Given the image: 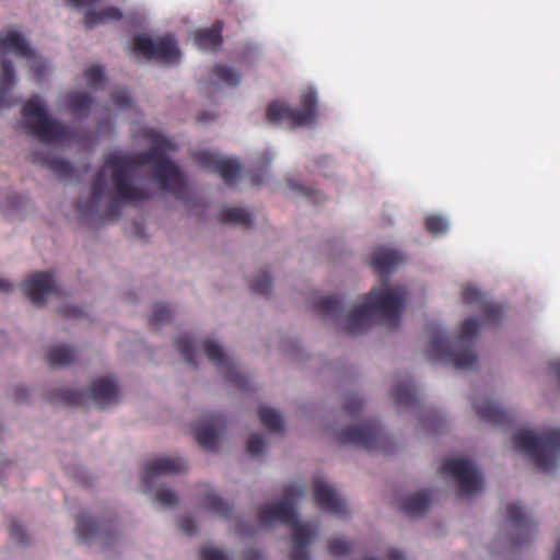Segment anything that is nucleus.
I'll list each match as a JSON object with an SVG mask.
<instances>
[{"mask_svg": "<svg viewBox=\"0 0 560 560\" xmlns=\"http://www.w3.org/2000/svg\"><path fill=\"white\" fill-rule=\"evenodd\" d=\"M254 180H255V183H256L257 185H260V183H261V180L256 179V178H254Z\"/></svg>", "mask_w": 560, "mask_h": 560, "instance_id": "64", "label": "nucleus"}, {"mask_svg": "<svg viewBox=\"0 0 560 560\" xmlns=\"http://www.w3.org/2000/svg\"><path fill=\"white\" fill-rule=\"evenodd\" d=\"M512 441L515 450L530 456L535 465L544 471L552 469L560 456V429L540 434L522 429L513 433Z\"/></svg>", "mask_w": 560, "mask_h": 560, "instance_id": "5", "label": "nucleus"}, {"mask_svg": "<svg viewBox=\"0 0 560 560\" xmlns=\"http://www.w3.org/2000/svg\"><path fill=\"white\" fill-rule=\"evenodd\" d=\"M100 0H65L66 4L73 8V9H84V8H91L95 3H97Z\"/></svg>", "mask_w": 560, "mask_h": 560, "instance_id": "53", "label": "nucleus"}, {"mask_svg": "<svg viewBox=\"0 0 560 560\" xmlns=\"http://www.w3.org/2000/svg\"><path fill=\"white\" fill-rule=\"evenodd\" d=\"M218 219L223 223H231L250 228L254 224V218L250 212L240 207H226L218 213Z\"/></svg>", "mask_w": 560, "mask_h": 560, "instance_id": "26", "label": "nucleus"}, {"mask_svg": "<svg viewBox=\"0 0 560 560\" xmlns=\"http://www.w3.org/2000/svg\"><path fill=\"white\" fill-rule=\"evenodd\" d=\"M203 504L222 518H229L232 515L233 506L214 493H205Z\"/></svg>", "mask_w": 560, "mask_h": 560, "instance_id": "33", "label": "nucleus"}, {"mask_svg": "<svg viewBox=\"0 0 560 560\" xmlns=\"http://www.w3.org/2000/svg\"><path fill=\"white\" fill-rule=\"evenodd\" d=\"M253 293L269 296L272 291V279L268 270H262L250 284Z\"/></svg>", "mask_w": 560, "mask_h": 560, "instance_id": "39", "label": "nucleus"}, {"mask_svg": "<svg viewBox=\"0 0 560 560\" xmlns=\"http://www.w3.org/2000/svg\"><path fill=\"white\" fill-rule=\"evenodd\" d=\"M261 423L272 432H281L283 430V420L278 410L261 406L258 410Z\"/></svg>", "mask_w": 560, "mask_h": 560, "instance_id": "34", "label": "nucleus"}, {"mask_svg": "<svg viewBox=\"0 0 560 560\" xmlns=\"http://www.w3.org/2000/svg\"><path fill=\"white\" fill-rule=\"evenodd\" d=\"M106 174L104 171L98 172L91 183V199L89 202L79 200L77 208L80 213H88L96 208L106 191Z\"/></svg>", "mask_w": 560, "mask_h": 560, "instance_id": "23", "label": "nucleus"}, {"mask_svg": "<svg viewBox=\"0 0 560 560\" xmlns=\"http://www.w3.org/2000/svg\"><path fill=\"white\" fill-rule=\"evenodd\" d=\"M224 420L219 415H210L209 418L194 428V436L197 443L206 451H217L218 438Z\"/></svg>", "mask_w": 560, "mask_h": 560, "instance_id": "16", "label": "nucleus"}, {"mask_svg": "<svg viewBox=\"0 0 560 560\" xmlns=\"http://www.w3.org/2000/svg\"><path fill=\"white\" fill-rule=\"evenodd\" d=\"M243 559L244 560H262L264 555L262 552L257 548H247L243 552Z\"/></svg>", "mask_w": 560, "mask_h": 560, "instance_id": "54", "label": "nucleus"}, {"mask_svg": "<svg viewBox=\"0 0 560 560\" xmlns=\"http://www.w3.org/2000/svg\"><path fill=\"white\" fill-rule=\"evenodd\" d=\"M156 501L165 506H173L177 503V495L176 493L168 488H163L158 490L155 494Z\"/></svg>", "mask_w": 560, "mask_h": 560, "instance_id": "47", "label": "nucleus"}, {"mask_svg": "<svg viewBox=\"0 0 560 560\" xmlns=\"http://www.w3.org/2000/svg\"><path fill=\"white\" fill-rule=\"evenodd\" d=\"M317 115V95L313 90H306L301 96V105L293 108L279 101L271 102L266 110V118L272 124L288 120L292 127L311 125Z\"/></svg>", "mask_w": 560, "mask_h": 560, "instance_id": "7", "label": "nucleus"}, {"mask_svg": "<svg viewBox=\"0 0 560 560\" xmlns=\"http://www.w3.org/2000/svg\"><path fill=\"white\" fill-rule=\"evenodd\" d=\"M314 498L319 509L336 516H347L349 510L336 490L322 478L314 480Z\"/></svg>", "mask_w": 560, "mask_h": 560, "instance_id": "13", "label": "nucleus"}, {"mask_svg": "<svg viewBox=\"0 0 560 560\" xmlns=\"http://www.w3.org/2000/svg\"><path fill=\"white\" fill-rule=\"evenodd\" d=\"M179 529L187 536H194L197 533V525L195 521L188 516H182L178 521Z\"/></svg>", "mask_w": 560, "mask_h": 560, "instance_id": "50", "label": "nucleus"}, {"mask_svg": "<svg viewBox=\"0 0 560 560\" xmlns=\"http://www.w3.org/2000/svg\"><path fill=\"white\" fill-rule=\"evenodd\" d=\"M84 78L91 88H97L104 82V70L101 66H91L84 71Z\"/></svg>", "mask_w": 560, "mask_h": 560, "instance_id": "43", "label": "nucleus"}, {"mask_svg": "<svg viewBox=\"0 0 560 560\" xmlns=\"http://www.w3.org/2000/svg\"><path fill=\"white\" fill-rule=\"evenodd\" d=\"M337 440L343 445H354L366 451H383L386 436L380 422L370 420L360 425L340 430L337 433Z\"/></svg>", "mask_w": 560, "mask_h": 560, "instance_id": "8", "label": "nucleus"}, {"mask_svg": "<svg viewBox=\"0 0 560 560\" xmlns=\"http://www.w3.org/2000/svg\"><path fill=\"white\" fill-rule=\"evenodd\" d=\"M12 290H13V284L3 278H0V293H9Z\"/></svg>", "mask_w": 560, "mask_h": 560, "instance_id": "59", "label": "nucleus"}, {"mask_svg": "<svg viewBox=\"0 0 560 560\" xmlns=\"http://www.w3.org/2000/svg\"><path fill=\"white\" fill-rule=\"evenodd\" d=\"M110 97L112 102L120 108H126L131 105V97L124 89L115 90Z\"/></svg>", "mask_w": 560, "mask_h": 560, "instance_id": "49", "label": "nucleus"}, {"mask_svg": "<svg viewBox=\"0 0 560 560\" xmlns=\"http://www.w3.org/2000/svg\"><path fill=\"white\" fill-rule=\"evenodd\" d=\"M425 230L433 236L444 235L448 232L450 221L442 214H428L424 219Z\"/></svg>", "mask_w": 560, "mask_h": 560, "instance_id": "35", "label": "nucleus"}, {"mask_svg": "<svg viewBox=\"0 0 560 560\" xmlns=\"http://www.w3.org/2000/svg\"><path fill=\"white\" fill-rule=\"evenodd\" d=\"M201 560H232L222 550L215 547H202L200 550Z\"/></svg>", "mask_w": 560, "mask_h": 560, "instance_id": "48", "label": "nucleus"}, {"mask_svg": "<svg viewBox=\"0 0 560 560\" xmlns=\"http://www.w3.org/2000/svg\"><path fill=\"white\" fill-rule=\"evenodd\" d=\"M176 347L186 362L197 368L196 350L192 339L188 335L179 336L176 340Z\"/></svg>", "mask_w": 560, "mask_h": 560, "instance_id": "37", "label": "nucleus"}, {"mask_svg": "<svg viewBox=\"0 0 560 560\" xmlns=\"http://www.w3.org/2000/svg\"><path fill=\"white\" fill-rule=\"evenodd\" d=\"M118 202L116 200L112 201L110 205H109V209H114L118 212Z\"/></svg>", "mask_w": 560, "mask_h": 560, "instance_id": "63", "label": "nucleus"}, {"mask_svg": "<svg viewBox=\"0 0 560 560\" xmlns=\"http://www.w3.org/2000/svg\"><path fill=\"white\" fill-rule=\"evenodd\" d=\"M173 315V311L166 304L159 303L155 304L152 311V315L150 317V324L162 325L166 324L171 320Z\"/></svg>", "mask_w": 560, "mask_h": 560, "instance_id": "41", "label": "nucleus"}, {"mask_svg": "<svg viewBox=\"0 0 560 560\" xmlns=\"http://www.w3.org/2000/svg\"><path fill=\"white\" fill-rule=\"evenodd\" d=\"M195 162L202 168L214 171L217 163L221 159L215 152L209 150H200L194 153Z\"/></svg>", "mask_w": 560, "mask_h": 560, "instance_id": "40", "label": "nucleus"}, {"mask_svg": "<svg viewBox=\"0 0 560 560\" xmlns=\"http://www.w3.org/2000/svg\"><path fill=\"white\" fill-rule=\"evenodd\" d=\"M399 261V256L394 250L378 252L372 260V266L380 275L386 276L397 267Z\"/></svg>", "mask_w": 560, "mask_h": 560, "instance_id": "29", "label": "nucleus"}, {"mask_svg": "<svg viewBox=\"0 0 560 560\" xmlns=\"http://www.w3.org/2000/svg\"><path fill=\"white\" fill-rule=\"evenodd\" d=\"M20 196H9L8 197V205L4 203V201L2 199H0V207H5L8 206V208H11V209H16L19 207V203H20Z\"/></svg>", "mask_w": 560, "mask_h": 560, "instance_id": "56", "label": "nucleus"}, {"mask_svg": "<svg viewBox=\"0 0 560 560\" xmlns=\"http://www.w3.org/2000/svg\"><path fill=\"white\" fill-rule=\"evenodd\" d=\"M302 192L304 196L313 200L314 202H318L319 198H317V194L314 191H311L308 188H302Z\"/></svg>", "mask_w": 560, "mask_h": 560, "instance_id": "61", "label": "nucleus"}, {"mask_svg": "<svg viewBox=\"0 0 560 560\" xmlns=\"http://www.w3.org/2000/svg\"><path fill=\"white\" fill-rule=\"evenodd\" d=\"M10 89L11 88H3L0 85V108L9 107L12 105L10 102Z\"/></svg>", "mask_w": 560, "mask_h": 560, "instance_id": "55", "label": "nucleus"}, {"mask_svg": "<svg viewBox=\"0 0 560 560\" xmlns=\"http://www.w3.org/2000/svg\"><path fill=\"white\" fill-rule=\"evenodd\" d=\"M247 452L252 456H258L264 452L265 440L261 434L254 433L247 440Z\"/></svg>", "mask_w": 560, "mask_h": 560, "instance_id": "44", "label": "nucleus"}, {"mask_svg": "<svg viewBox=\"0 0 560 560\" xmlns=\"http://www.w3.org/2000/svg\"><path fill=\"white\" fill-rule=\"evenodd\" d=\"M431 505V497L427 491H419L405 497L400 502V510L409 516L423 515Z\"/></svg>", "mask_w": 560, "mask_h": 560, "instance_id": "22", "label": "nucleus"}, {"mask_svg": "<svg viewBox=\"0 0 560 560\" xmlns=\"http://www.w3.org/2000/svg\"><path fill=\"white\" fill-rule=\"evenodd\" d=\"M362 407H363V401L360 397L358 396H350L347 401L345 402V410L350 415V416H355L358 415L361 410H362Z\"/></svg>", "mask_w": 560, "mask_h": 560, "instance_id": "51", "label": "nucleus"}, {"mask_svg": "<svg viewBox=\"0 0 560 560\" xmlns=\"http://www.w3.org/2000/svg\"><path fill=\"white\" fill-rule=\"evenodd\" d=\"M212 75L219 82H222L230 88H234L241 82V74L237 73L233 68L223 65H217L212 69Z\"/></svg>", "mask_w": 560, "mask_h": 560, "instance_id": "36", "label": "nucleus"}, {"mask_svg": "<svg viewBox=\"0 0 560 560\" xmlns=\"http://www.w3.org/2000/svg\"><path fill=\"white\" fill-rule=\"evenodd\" d=\"M31 61V70L34 74L35 80L39 81L44 79L48 73V67L47 65L39 58H37L36 54L34 52V57L26 58Z\"/></svg>", "mask_w": 560, "mask_h": 560, "instance_id": "46", "label": "nucleus"}, {"mask_svg": "<svg viewBox=\"0 0 560 560\" xmlns=\"http://www.w3.org/2000/svg\"><path fill=\"white\" fill-rule=\"evenodd\" d=\"M60 313L66 316H79L81 311L75 306H65L60 308Z\"/></svg>", "mask_w": 560, "mask_h": 560, "instance_id": "57", "label": "nucleus"}, {"mask_svg": "<svg viewBox=\"0 0 560 560\" xmlns=\"http://www.w3.org/2000/svg\"><path fill=\"white\" fill-rule=\"evenodd\" d=\"M24 295L36 306H43L45 296L56 290V283L50 272L38 271L22 282Z\"/></svg>", "mask_w": 560, "mask_h": 560, "instance_id": "14", "label": "nucleus"}, {"mask_svg": "<svg viewBox=\"0 0 560 560\" xmlns=\"http://www.w3.org/2000/svg\"><path fill=\"white\" fill-rule=\"evenodd\" d=\"M552 560H560V541L556 546Z\"/></svg>", "mask_w": 560, "mask_h": 560, "instance_id": "62", "label": "nucleus"}, {"mask_svg": "<svg viewBox=\"0 0 560 560\" xmlns=\"http://www.w3.org/2000/svg\"><path fill=\"white\" fill-rule=\"evenodd\" d=\"M225 184H233L241 173V165L236 160L232 159H220L214 168Z\"/></svg>", "mask_w": 560, "mask_h": 560, "instance_id": "32", "label": "nucleus"}, {"mask_svg": "<svg viewBox=\"0 0 560 560\" xmlns=\"http://www.w3.org/2000/svg\"><path fill=\"white\" fill-rule=\"evenodd\" d=\"M10 536L13 540H15L18 544H25L26 542V533L23 528V526L18 522H12L10 525Z\"/></svg>", "mask_w": 560, "mask_h": 560, "instance_id": "52", "label": "nucleus"}, {"mask_svg": "<svg viewBox=\"0 0 560 560\" xmlns=\"http://www.w3.org/2000/svg\"><path fill=\"white\" fill-rule=\"evenodd\" d=\"M26 396H27V389L21 388V389L16 390L14 399L16 402H22L25 400Z\"/></svg>", "mask_w": 560, "mask_h": 560, "instance_id": "60", "label": "nucleus"}, {"mask_svg": "<svg viewBox=\"0 0 560 560\" xmlns=\"http://www.w3.org/2000/svg\"><path fill=\"white\" fill-rule=\"evenodd\" d=\"M89 394L100 408H106L118 401L117 384L112 376L94 380L89 387Z\"/></svg>", "mask_w": 560, "mask_h": 560, "instance_id": "17", "label": "nucleus"}, {"mask_svg": "<svg viewBox=\"0 0 560 560\" xmlns=\"http://www.w3.org/2000/svg\"><path fill=\"white\" fill-rule=\"evenodd\" d=\"M0 52H13L22 58L34 57V49L19 32L0 34Z\"/></svg>", "mask_w": 560, "mask_h": 560, "instance_id": "19", "label": "nucleus"}, {"mask_svg": "<svg viewBox=\"0 0 560 560\" xmlns=\"http://www.w3.org/2000/svg\"><path fill=\"white\" fill-rule=\"evenodd\" d=\"M22 115L28 120L30 132L46 144L73 139L72 131L51 118L38 95L32 96L23 106Z\"/></svg>", "mask_w": 560, "mask_h": 560, "instance_id": "6", "label": "nucleus"}, {"mask_svg": "<svg viewBox=\"0 0 560 560\" xmlns=\"http://www.w3.org/2000/svg\"><path fill=\"white\" fill-rule=\"evenodd\" d=\"M92 105L93 98L86 93L72 92L67 96V107L69 112L79 118L88 117Z\"/></svg>", "mask_w": 560, "mask_h": 560, "instance_id": "27", "label": "nucleus"}, {"mask_svg": "<svg viewBox=\"0 0 560 560\" xmlns=\"http://www.w3.org/2000/svg\"><path fill=\"white\" fill-rule=\"evenodd\" d=\"M46 359L50 366L69 365L75 359V351L70 346H54L48 349Z\"/></svg>", "mask_w": 560, "mask_h": 560, "instance_id": "28", "label": "nucleus"}, {"mask_svg": "<svg viewBox=\"0 0 560 560\" xmlns=\"http://www.w3.org/2000/svg\"><path fill=\"white\" fill-rule=\"evenodd\" d=\"M329 552L335 557L345 556L350 552L349 542L341 538H334L328 542Z\"/></svg>", "mask_w": 560, "mask_h": 560, "instance_id": "45", "label": "nucleus"}, {"mask_svg": "<svg viewBox=\"0 0 560 560\" xmlns=\"http://www.w3.org/2000/svg\"><path fill=\"white\" fill-rule=\"evenodd\" d=\"M203 351L207 358L224 375L225 380L238 389H245L248 385L247 377L241 373L233 359L228 357L223 348L212 339L203 341Z\"/></svg>", "mask_w": 560, "mask_h": 560, "instance_id": "11", "label": "nucleus"}, {"mask_svg": "<svg viewBox=\"0 0 560 560\" xmlns=\"http://www.w3.org/2000/svg\"><path fill=\"white\" fill-rule=\"evenodd\" d=\"M54 399L70 406H82L85 400V395L79 389L62 388L56 393Z\"/></svg>", "mask_w": 560, "mask_h": 560, "instance_id": "38", "label": "nucleus"}, {"mask_svg": "<svg viewBox=\"0 0 560 560\" xmlns=\"http://www.w3.org/2000/svg\"><path fill=\"white\" fill-rule=\"evenodd\" d=\"M32 162L50 170L60 179H69L73 176L72 165L62 159L51 158L35 151L32 154Z\"/></svg>", "mask_w": 560, "mask_h": 560, "instance_id": "21", "label": "nucleus"}, {"mask_svg": "<svg viewBox=\"0 0 560 560\" xmlns=\"http://www.w3.org/2000/svg\"><path fill=\"white\" fill-rule=\"evenodd\" d=\"M148 138L151 147L139 153H110L105 158V167L112 171V182L118 199L126 203L144 201L149 194L133 185L131 174L138 167L152 166L153 177L165 191L177 199L185 200L187 185L179 166L166 154L173 149L172 143L158 131H150Z\"/></svg>", "mask_w": 560, "mask_h": 560, "instance_id": "1", "label": "nucleus"}, {"mask_svg": "<svg viewBox=\"0 0 560 560\" xmlns=\"http://www.w3.org/2000/svg\"><path fill=\"white\" fill-rule=\"evenodd\" d=\"M15 82L14 67L11 60L7 58L1 59V77L0 85L3 88H12Z\"/></svg>", "mask_w": 560, "mask_h": 560, "instance_id": "42", "label": "nucleus"}, {"mask_svg": "<svg viewBox=\"0 0 560 560\" xmlns=\"http://www.w3.org/2000/svg\"><path fill=\"white\" fill-rule=\"evenodd\" d=\"M315 308L324 316L338 319L343 314V303L335 295H328L320 299L316 304Z\"/></svg>", "mask_w": 560, "mask_h": 560, "instance_id": "30", "label": "nucleus"}, {"mask_svg": "<svg viewBox=\"0 0 560 560\" xmlns=\"http://www.w3.org/2000/svg\"><path fill=\"white\" fill-rule=\"evenodd\" d=\"M407 293V289L402 285L384 284L382 288L372 289L365 296V301L347 315L346 331L351 335L361 334L373 324L376 317L388 327L397 328Z\"/></svg>", "mask_w": 560, "mask_h": 560, "instance_id": "3", "label": "nucleus"}, {"mask_svg": "<svg viewBox=\"0 0 560 560\" xmlns=\"http://www.w3.org/2000/svg\"><path fill=\"white\" fill-rule=\"evenodd\" d=\"M474 407L478 417L486 422L492 424H505L511 422L510 413L493 400H475Z\"/></svg>", "mask_w": 560, "mask_h": 560, "instance_id": "18", "label": "nucleus"}, {"mask_svg": "<svg viewBox=\"0 0 560 560\" xmlns=\"http://www.w3.org/2000/svg\"><path fill=\"white\" fill-rule=\"evenodd\" d=\"M301 485H288L283 489V499L278 503L266 504L258 511L259 521L262 525L272 522H281L291 527L293 548L290 553L291 560H308L307 546L315 536V527L308 523H300L293 506L294 500L303 494Z\"/></svg>", "mask_w": 560, "mask_h": 560, "instance_id": "4", "label": "nucleus"}, {"mask_svg": "<svg viewBox=\"0 0 560 560\" xmlns=\"http://www.w3.org/2000/svg\"><path fill=\"white\" fill-rule=\"evenodd\" d=\"M462 298L466 304H479L485 318L482 320L476 318L464 320L459 336L452 342L447 339L444 330L439 326L433 327L425 349L428 360L450 363L458 370L476 366L477 354L472 350L474 338L486 322L498 324L503 315L502 307L487 302L483 293L474 285H464Z\"/></svg>", "mask_w": 560, "mask_h": 560, "instance_id": "2", "label": "nucleus"}, {"mask_svg": "<svg viewBox=\"0 0 560 560\" xmlns=\"http://www.w3.org/2000/svg\"><path fill=\"white\" fill-rule=\"evenodd\" d=\"M396 404L400 407H412L417 397L415 394V386L410 380L398 384L393 392Z\"/></svg>", "mask_w": 560, "mask_h": 560, "instance_id": "31", "label": "nucleus"}, {"mask_svg": "<svg viewBox=\"0 0 560 560\" xmlns=\"http://www.w3.org/2000/svg\"><path fill=\"white\" fill-rule=\"evenodd\" d=\"M122 19V12L117 7H107L100 11L88 10L82 19V24L86 30H92L107 21H119Z\"/></svg>", "mask_w": 560, "mask_h": 560, "instance_id": "24", "label": "nucleus"}, {"mask_svg": "<svg viewBox=\"0 0 560 560\" xmlns=\"http://www.w3.org/2000/svg\"><path fill=\"white\" fill-rule=\"evenodd\" d=\"M506 520L515 532L512 537L515 547L523 546L533 539L537 530V523L526 515L520 504L514 502L508 504Z\"/></svg>", "mask_w": 560, "mask_h": 560, "instance_id": "12", "label": "nucleus"}, {"mask_svg": "<svg viewBox=\"0 0 560 560\" xmlns=\"http://www.w3.org/2000/svg\"><path fill=\"white\" fill-rule=\"evenodd\" d=\"M106 527L85 515H80L77 520L75 534L81 541H89L93 537L103 536Z\"/></svg>", "mask_w": 560, "mask_h": 560, "instance_id": "25", "label": "nucleus"}, {"mask_svg": "<svg viewBox=\"0 0 560 560\" xmlns=\"http://www.w3.org/2000/svg\"><path fill=\"white\" fill-rule=\"evenodd\" d=\"M387 558L388 560H406L404 552L397 549H390Z\"/></svg>", "mask_w": 560, "mask_h": 560, "instance_id": "58", "label": "nucleus"}, {"mask_svg": "<svg viewBox=\"0 0 560 560\" xmlns=\"http://www.w3.org/2000/svg\"><path fill=\"white\" fill-rule=\"evenodd\" d=\"M185 469V463L179 457H159L148 460L143 466L142 481L150 487L152 481L161 476L173 475Z\"/></svg>", "mask_w": 560, "mask_h": 560, "instance_id": "15", "label": "nucleus"}, {"mask_svg": "<svg viewBox=\"0 0 560 560\" xmlns=\"http://www.w3.org/2000/svg\"><path fill=\"white\" fill-rule=\"evenodd\" d=\"M223 22L218 20L211 27L197 30L195 33V43L200 49L218 50L223 42L222 38Z\"/></svg>", "mask_w": 560, "mask_h": 560, "instance_id": "20", "label": "nucleus"}, {"mask_svg": "<svg viewBox=\"0 0 560 560\" xmlns=\"http://www.w3.org/2000/svg\"><path fill=\"white\" fill-rule=\"evenodd\" d=\"M133 51L147 59L163 63H174L179 60L180 51L175 37L171 34L152 39L145 35L133 37Z\"/></svg>", "mask_w": 560, "mask_h": 560, "instance_id": "9", "label": "nucleus"}, {"mask_svg": "<svg viewBox=\"0 0 560 560\" xmlns=\"http://www.w3.org/2000/svg\"><path fill=\"white\" fill-rule=\"evenodd\" d=\"M441 474L457 481L460 497H469L482 489L483 480L476 466L465 458H448L441 466Z\"/></svg>", "mask_w": 560, "mask_h": 560, "instance_id": "10", "label": "nucleus"}]
</instances>
